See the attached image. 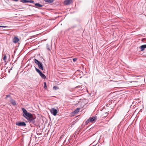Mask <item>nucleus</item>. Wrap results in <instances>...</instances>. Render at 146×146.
<instances>
[{
  "label": "nucleus",
  "instance_id": "f257e3e1",
  "mask_svg": "<svg viewBox=\"0 0 146 146\" xmlns=\"http://www.w3.org/2000/svg\"><path fill=\"white\" fill-rule=\"evenodd\" d=\"M22 110L24 113L23 116L27 119L29 122L32 124L35 123V117L31 113L28 112L27 110L24 108H22Z\"/></svg>",
  "mask_w": 146,
  "mask_h": 146
},
{
  "label": "nucleus",
  "instance_id": "f03ea898",
  "mask_svg": "<svg viewBox=\"0 0 146 146\" xmlns=\"http://www.w3.org/2000/svg\"><path fill=\"white\" fill-rule=\"evenodd\" d=\"M50 111L51 113L54 116H55L58 113L57 110L54 108H51L50 110Z\"/></svg>",
  "mask_w": 146,
  "mask_h": 146
},
{
  "label": "nucleus",
  "instance_id": "7ed1b4c3",
  "mask_svg": "<svg viewBox=\"0 0 146 146\" xmlns=\"http://www.w3.org/2000/svg\"><path fill=\"white\" fill-rule=\"evenodd\" d=\"M16 125L20 126H25L26 125V123L25 122L20 121L16 122Z\"/></svg>",
  "mask_w": 146,
  "mask_h": 146
},
{
  "label": "nucleus",
  "instance_id": "20e7f679",
  "mask_svg": "<svg viewBox=\"0 0 146 146\" xmlns=\"http://www.w3.org/2000/svg\"><path fill=\"white\" fill-rule=\"evenodd\" d=\"M9 101L13 105L15 106L17 105V104L15 101L12 98H10Z\"/></svg>",
  "mask_w": 146,
  "mask_h": 146
},
{
  "label": "nucleus",
  "instance_id": "39448f33",
  "mask_svg": "<svg viewBox=\"0 0 146 146\" xmlns=\"http://www.w3.org/2000/svg\"><path fill=\"white\" fill-rule=\"evenodd\" d=\"M72 2V0H66L64 1V4L65 5H68L71 3Z\"/></svg>",
  "mask_w": 146,
  "mask_h": 146
},
{
  "label": "nucleus",
  "instance_id": "423d86ee",
  "mask_svg": "<svg viewBox=\"0 0 146 146\" xmlns=\"http://www.w3.org/2000/svg\"><path fill=\"white\" fill-rule=\"evenodd\" d=\"M130 83H132V85L134 87L138 86V84H137V82L135 81H130Z\"/></svg>",
  "mask_w": 146,
  "mask_h": 146
},
{
  "label": "nucleus",
  "instance_id": "0eeeda50",
  "mask_svg": "<svg viewBox=\"0 0 146 146\" xmlns=\"http://www.w3.org/2000/svg\"><path fill=\"white\" fill-rule=\"evenodd\" d=\"M19 39L17 36H15L13 40V42L14 43H17L19 41Z\"/></svg>",
  "mask_w": 146,
  "mask_h": 146
},
{
  "label": "nucleus",
  "instance_id": "6e6552de",
  "mask_svg": "<svg viewBox=\"0 0 146 146\" xmlns=\"http://www.w3.org/2000/svg\"><path fill=\"white\" fill-rule=\"evenodd\" d=\"M140 48L141 51H143V50H144L145 48H146V44L141 45L140 46Z\"/></svg>",
  "mask_w": 146,
  "mask_h": 146
},
{
  "label": "nucleus",
  "instance_id": "1a4fd4ad",
  "mask_svg": "<svg viewBox=\"0 0 146 146\" xmlns=\"http://www.w3.org/2000/svg\"><path fill=\"white\" fill-rule=\"evenodd\" d=\"M38 67L39 69L42 70H43L44 68L42 66V63H40L38 65Z\"/></svg>",
  "mask_w": 146,
  "mask_h": 146
},
{
  "label": "nucleus",
  "instance_id": "9d476101",
  "mask_svg": "<svg viewBox=\"0 0 146 146\" xmlns=\"http://www.w3.org/2000/svg\"><path fill=\"white\" fill-rule=\"evenodd\" d=\"M89 119H90L91 122L95 121L96 119V117H90Z\"/></svg>",
  "mask_w": 146,
  "mask_h": 146
},
{
  "label": "nucleus",
  "instance_id": "9b49d317",
  "mask_svg": "<svg viewBox=\"0 0 146 146\" xmlns=\"http://www.w3.org/2000/svg\"><path fill=\"white\" fill-rule=\"evenodd\" d=\"M39 74L41 78H46V77L45 76L44 74L42 73L41 72Z\"/></svg>",
  "mask_w": 146,
  "mask_h": 146
},
{
  "label": "nucleus",
  "instance_id": "f8f14e48",
  "mask_svg": "<svg viewBox=\"0 0 146 146\" xmlns=\"http://www.w3.org/2000/svg\"><path fill=\"white\" fill-rule=\"evenodd\" d=\"M34 61L35 63L37 64L38 65H39L40 63H41V62H40L39 61L36 59H35L34 60Z\"/></svg>",
  "mask_w": 146,
  "mask_h": 146
},
{
  "label": "nucleus",
  "instance_id": "ddd939ff",
  "mask_svg": "<svg viewBox=\"0 0 146 146\" xmlns=\"http://www.w3.org/2000/svg\"><path fill=\"white\" fill-rule=\"evenodd\" d=\"M90 122H91L90 119L89 118L88 119H87L86 121L85 122V123H84V124L85 125H87Z\"/></svg>",
  "mask_w": 146,
  "mask_h": 146
},
{
  "label": "nucleus",
  "instance_id": "4468645a",
  "mask_svg": "<svg viewBox=\"0 0 146 146\" xmlns=\"http://www.w3.org/2000/svg\"><path fill=\"white\" fill-rule=\"evenodd\" d=\"M80 110V108H77L76 110H75L74 111V112L75 113H77Z\"/></svg>",
  "mask_w": 146,
  "mask_h": 146
},
{
  "label": "nucleus",
  "instance_id": "2eb2a0df",
  "mask_svg": "<svg viewBox=\"0 0 146 146\" xmlns=\"http://www.w3.org/2000/svg\"><path fill=\"white\" fill-rule=\"evenodd\" d=\"M35 5L36 6L38 7H42V5L38 3H36L35 4Z\"/></svg>",
  "mask_w": 146,
  "mask_h": 146
},
{
  "label": "nucleus",
  "instance_id": "dca6fc26",
  "mask_svg": "<svg viewBox=\"0 0 146 146\" xmlns=\"http://www.w3.org/2000/svg\"><path fill=\"white\" fill-rule=\"evenodd\" d=\"M21 1L23 3H28V0H21Z\"/></svg>",
  "mask_w": 146,
  "mask_h": 146
},
{
  "label": "nucleus",
  "instance_id": "f3484780",
  "mask_svg": "<svg viewBox=\"0 0 146 146\" xmlns=\"http://www.w3.org/2000/svg\"><path fill=\"white\" fill-rule=\"evenodd\" d=\"M35 70L39 74L41 72L40 70L36 68L35 66Z\"/></svg>",
  "mask_w": 146,
  "mask_h": 146
},
{
  "label": "nucleus",
  "instance_id": "a211bd4d",
  "mask_svg": "<svg viewBox=\"0 0 146 146\" xmlns=\"http://www.w3.org/2000/svg\"><path fill=\"white\" fill-rule=\"evenodd\" d=\"M44 1L49 3H52L53 2V0H44Z\"/></svg>",
  "mask_w": 146,
  "mask_h": 146
},
{
  "label": "nucleus",
  "instance_id": "6ab92c4d",
  "mask_svg": "<svg viewBox=\"0 0 146 146\" xmlns=\"http://www.w3.org/2000/svg\"><path fill=\"white\" fill-rule=\"evenodd\" d=\"M44 87L45 88H46L47 87L46 82H44Z\"/></svg>",
  "mask_w": 146,
  "mask_h": 146
},
{
  "label": "nucleus",
  "instance_id": "aec40b11",
  "mask_svg": "<svg viewBox=\"0 0 146 146\" xmlns=\"http://www.w3.org/2000/svg\"><path fill=\"white\" fill-rule=\"evenodd\" d=\"M6 58H7V57L6 56V55H5L4 56H3V60H5L6 59Z\"/></svg>",
  "mask_w": 146,
  "mask_h": 146
},
{
  "label": "nucleus",
  "instance_id": "412c9836",
  "mask_svg": "<svg viewBox=\"0 0 146 146\" xmlns=\"http://www.w3.org/2000/svg\"><path fill=\"white\" fill-rule=\"evenodd\" d=\"M34 3V1L32 0H30L29 1L28 0V3Z\"/></svg>",
  "mask_w": 146,
  "mask_h": 146
},
{
  "label": "nucleus",
  "instance_id": "4be33fe9",
  "mask_svg": "<svg viewBox=\"0 0 146 146\" xmlns=\"http://www.w3.org/2000/svg\"><path fill=\"white\" fill-rule=\"evenodd\" d=\"M7 98H11L10 96V95H7L6 96V97L5 98V99H6Z\"/></svg>",
  "mask_w": 146,
  "mask_h": 146
},
{
  "label": "nucleus",
  "instance_id": "5701e85b",
  "mask_svg": "<svg viewBox=\"0 0 146 146\" xmlns=\"http://www.w3.org/2000/svg\"><path fill=\"white\" fill-rule=\"evenodd\" d=\"M77 60V59L76 58H74L73 59V61L74 62H76Z\"/></svg>",
  "mask_w": 146,
  "mask_h": 146
},
{
  "label": "nucleus",
  "instance_id": "b1692460",
  "mask_svg": "<svg viewBox=\"0 0 146 146\" xmlns=\"http://www.w3.org/2000/svg\"><path fill=\"white\" fill-rule=\"evenodd\" d=\"M7 27V26H0V27Z\"/></svg>",
  "mask_w": 146,
  "mask_h": 146
},
{
  "label": "nucleus",
  "instance_id": "393cba45",
  "mask_svg": "<svg viewBox=\"0 0 146 146\" xmlns=\"http://www.w3.org/2000/svg\"><path fill=\"white\" fill-rule=\"evenodd\" d=\"M53 88L54 89H55V90H56L57 88V87L56 86H54L53 87Z\"/></svg>",
  "mask_w": 146,
  "mask_h": 146
},
{
  "label": "nucleus",
  "instance_id": "a878e982",
  "mask_svg": "<svg viewBox=\"0 0 146 146\" xmlns=\"http://www.w3.org/2000/svg\"><path fill=\"white\" fill-rule=\"evenodd\" d=\"M48 49L49 50H50V48H48Z\"/></svg>",
  "mask_w": 146,
  "mask_h": 146
}]
</instances>
